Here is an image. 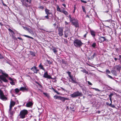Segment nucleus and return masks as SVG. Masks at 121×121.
<instances>
[{"label":"nucleus","mask_w":121,"mask_h":121,"mask_svg":"<svg viewBox=\"0 0 121 121\" xmlns=\"http://www.w3.org/2000/svg\"><path fill=\"white\" fill-rule=\"evenodd\" d=\"M57 7L56 9L57 11L58 12H62V10H61L60 9L59 7V6L58 5H57Z\"/></svg>","instance_id":"bb28decb"},{"label":"nucleus","mask_w":121,"mask_h":121,"mask_svg":"<svg viewBox=\"0 0 121 121\" xmlns=\"http://www.w3.org/2000/svg\"><path fill=\"white\" fill-rule=\"evenodd\" d=\"M92 88L93 89L95 90L96 91H100V90L98 89L95 88Z\"/></svg>","instance_id":"37998d69"},{"label":"nucleus","mask_w":121,"mask_h":121,"mask_svg":"<svg viewBox=\"0 0 121 121\" xmlns=\"http://www.w3.org/2000/svg\"><path fill=\"white\" fill-rule=\"evenodd\" d=\"M15 103H16L14 101H11L10 102V104L9 106L10 110L11 109H12V107L14 106L15 105Z\"/></svg>","instance_id":"9b49d317"},{"label":"nucleus","mask_w":121,"mask_h":121,"mask_svg":"<svg viewBox=\"0 0 121 121\" xmlns=\"http://www.w3.org/2000/svg\"><path fill=\"white\" fill-rule=\"evenodd\" d=\"M43 94L45 95L48 98H50V96L49 95L46 93H43Z\"/></svg>","instance_id":"7c9ffc66"},{"label":"nucleus","mask_w":121,"mask_h":121,"mask_svg":"<svg viewBox=\"0 0 121 121\" xmlns=\"http://www.w3.org/2000/svg\"><path fill=\"white\" fill-rule=\"evenodd\" d=\"M82 9H83V11L84 12L86 13V9H85V7L84 6H82Z\"/></svg>","instance_id":"4c0bfd02"},{"label":"nucleus","mask_w":121,"mask_h":121,"mask_svg":"<svg viewBox=\"0 0 121 121\" xmlns=\"http://www.w3.org/2000/svg\"><path fill=\"white\" fill-rule=\"evenodd\" d=\"M30 69L33 71L34 72V73H37L38 71H39L38 70L36 69V67L35 66L32 67L30 68Z\"/></svg>","instance_id":"f8f14e48"},{"label":"nucleus","mask_w":121,"mask_h":121,"mask_svg":"<svg viewBox=\"0 0 121 121\" xmlns=\"http://www.w3.org/2000/svg\"><path fill=\"white\" fill-rule=\"evenodd\" d=\"M9 79L11 81V82H10V83L11 84L13 85H15V83L13 81V79L12 78H9Z\"/></svg>","instance_id":"b1692460"},{"label":"nucleus","mask_w":121,"mask_h":121,"mask_svg":"<svg viewBox=\"0 0 121 121\" xmlns=\"http://www.w3.org/2000/svg\"><path fill=\"white\" fill-rule=\"evenodd\" d=\"M87 82H88V84L89 85H92V84L91 82H90L89 81H87Z\"/></svg>","instance_id":"603ef678"},{"label":"nucleus","mask_w":121,"mask_h":121,"mask_svg":"<svg viewBox=\"0 0 121 121\" xmlns=\"http://www.w3.org/2000/svg\"><path fill=\"white\" fill-rule=\"evenodd\" d=\"M8 30L11 33L12 36L13 35L15 34V33L10 28L8 29Z\"/></svg>","instance_id":"412c9836"},{"label":"nucleus","mask_w":121,"mask_h":121,"mask_svg":"<svg viewBox=\"0 0 121 121\" xmlns=\"http://www.w3.org/2000/svg\"><path fill=\"white\" fill-rule=\"evenodd\" d=\"M60 100L64 102L65 100H68L69 99L67 98L62 97L60 96Z\"/></svg>","instance_id":"ddd939ff"},{"label":"nucleus","mask_w":121,"mask_h":121,"mask_svg":"<svg viewBox=\"0 0 121 121\" xmlns=\"http://www.w3.org/2000/svg\"><path fill=\"white\" fill-rule=\"evenodd\" d=\"M23 36L25 37H27L28 38H30V39H34V38H33L32 37L28 35H24Z\"/></svg>","instance_id":"473e14b6"},{"label":"nucleus","mask_w":121,"mask_h":121,"mask_svg":"<svg viewBox=\"0 0 121 121\" xmlns=\"http://www.w3.org/2000/svg\"><path fill=\"white\" fill-rule=\"evenodd\" d=\"M96 44L95 43H93L91 45V46L94 48H95V47L96 46Z\"/></svg>","instance_id":"72a5a7b5"},{"label":"nucleus","mask_w":121,"mask_h":121,"mask_svg":"<svg viewBox=\"0 0 121 121\" xmlns=\"http://www.w3.org/2000/svg\"><path fill=\"white\" fill-rule=\"evenodd\" d=\"M21 2H22L23 5L26 7L29 6V5L27 3L29 2V3H31V1L29 2L28 0H21Z\"/></svg>","instance_id":"0eeeda50"},{"label":"nucleus","mask_w":121,"mask_h":121,"mask_svg":"<svg viewBox=\"0 0 121 121\" xmlns=\"http://www.w3.org/2000/svg\"><path fill=\"white\" fill-rule=\"evenodd\" d=\"M113 94L111 93V94L109 95V99L110 100H111V99H112V95H113Z\"/></svg>","instance_id":"58836bf2"},{"label":"nucleus","mask_w":121,"mask_h":121,"mask_svg":"<svg viewBox=\"0 0 121 121\" xmlns=\"http://www.w3.org/2000/svg\"><path fill=\"white\" fill-rule=\"evenodd\" d=\"M26 29H27V30L28 31V32L32 34L33 33V32L30 29L27 28V27H25Z\"/></svg>","instance_id":"aec40b11"},{"label":"nucleus","mask_w":121,"mask_h":121,"mask_svg":"<svg viewBox=\"0 0 121 121\" xmlns=\"http://www.w3.org/2000/svg\"><path fill=\"white\" fill-rule=\"evenodd\" d=\"M56 23H54V24H53V26H55L56 25Z\"/></svg>","instance_id":"680f3d73"},{"label":"nucleus","mask_w":121,"mask_h":121,"mask_svg":"<svg viewBox=\"0 0 121 121\" xmlns=\"http://www.w3.org/2000/svg\"><path fill=\"white\" fill-rule=\"evenodd\" d=\"M69 32H68L67 33H66V32L65 31L64 33L65 37L66 38H67L69 36Z\"/></svg>","instance_id":"393cba45"},{"label":"nucleus","mask_w":121,"mask_h":121,"mask_svg":"<svg viewBox=\"0 0 121 121\" xmlns=\"http://www.w3.org/2000/svg\"><path fill=\"white\" fill-rule=\"evenodd\" d=\"M116 68V65L113 67V69H115Z\"/></svg>","instance_id":"bf43d9fd"},{"label":"nucleus","mask_w":121,"mask_h":121,"mask_svg":"<svg viewBox=\"0 0 121 121\" xmlns=\"http://www.w3.org/2000/svg\"><path fill=\"white\" fill-rule=\"evenodd\" d=\"M70 95L71 97L74 98L78 96H82V92L77 91L74 92L73 94H70Z\"/></svg>","instance_id":"20e7f679"},{"label":"nucleus","mask_w":121,"mask_h":121,"mask_svg":"<svg viewBox=\"0 0 121 121\" xmlns=\"http://www.w3.org/2000/svg\"><path fill=\"white\" fill-rule=\"evenodd\" d=\"M45 17L47 19H49L48 15H47L45 16Z\"/></svg>","instance_id":"5fc2aeb1"},{"label":"nucleus","mask_w":121,"mask_h":121,"mask_svg":"<svg viewBox=\"0 0 121 121\" xmlns=\"http://www.w3.org/2000/svg\"><path fill=\"white\" fill-rule=\"evenodd\" d=\"M20 90L21 91H24L25 90H26V91H28V89L27 88H26V87H21L20 89Z\"/></svg>","instance_id":"dca6fc26"},{"label":"nucleus","mask_w":121,"mask_h":121,"mask_svg":"<svg viewBox=\"0 0 121 121\" xmlns=\"http://www.w3.org/2000/svg\"><path fill=\"white\" fill-rule=\"evenodd\" d=\"M73 43L74 46L77 47H80L83 44L81 40L78 39L74 40Z\"/></svg>","instance_id":"7ed1b4c3"},{"label":"nucleus","mask_w":121,"mask_h":121,"mask_svg":"<svg viewBox=\"0 0 121 121\" xmlns=\"http://www.w3.org/2000/svg\"><path fill=\"white\" fill-rule=\"evenodd\" d=\"M112 103H111L110 104H108V106H111L112 105Z\"/></svg>","instance_id":"052dcab7"},{"label":"nucleus","mask_w":121,"mask_h":121,"mask_svg":"<svg viewBox=\"0 0 121 121\" xmlns=\"http://www.w3.org/2000/svg\"><path fill=\"white\" fill-rule=\"evenodd\" d=\"M61 12L63 13L65 15H67L68 14V12L66 11H65L64 10H62Z\"/></svg>","instance_id":"c85d7f7f"},{"label":"nucleus","mask_w":121,"mask_h":121,"mask_svg":"<svg viewBox=\"0 0 121 121\" xmlns=\"http://www.w3.org/2000/svg\"><path fill=\"white\" fill-rule=\"evenodd\" d=\"M65 24L66 25H67L68 24V22H67L66 21H65Z\"/></svg>","instance_id":"69168bd1"},{"label":"nucleus","mask_w":121,"mask_h":121,"mask_svg":"<svg viewBox=\"0 0 121 121\" xmlns=\"http://www.w3.org/2000/svg\"><path fill=\"white\" fill-rule=\"evenodd\" d=\"M111 72L114 75H116V71L114 69L112 70L111 71Z\"/></svg>","instance_id":"cd10ccee"},{"label":"nucleus","mask_w":121,"mask_h":121,"mask_svg":"<svg viewBox=\"0 0 121 121\" xmlns=\"http://www.w3.org/2000/svg\"><path fill=\"white\" fill-rule=\"evenodd\" d=\"M11 109L10 110V108L9 109V112L10 115L11 116H12L15 113V112L14 111H12Z\"/></svg>","instance_id":"f3484780"},{"label":"nucleus","mask_w":121,"mask_h":121,"mask_svg":"<svg viewBox=\"0 0 121 121\" xmlns=\"http://www.w3.org/2000/svg\"><path fill=\"white\" fill-rule=\"evenodd\" d=\"M49 11H50L49 10L47 9H45V13L47 15H48L49 14H52V13H50L49 12Z\"/></svg>","instance_id":"a211bd4d"},{"label":"nucleus","mask_w":121,"mask_h":121,"mask_svg":"<svg viewBox=\"0 0 121 121\" xmlns=\"http://www.w3.org/2000/svg\"><path fill=\"white\" fill-rule=\"evenodd\" d=\"M52 50L55 54L56 55L57 54V51L56 50V48H54L52 49Z\"/></svg>","instance_id":"6ab92c4d"},{"label":"nucleus","mask_w":121,"mask_h":121,"mask_svg":"<svg viewBox=\"0 0 121 121\" xmlns=\"http://www.w3.org/2000/svg\"><path fill=\"white\" fill-rule=\"evenodd\" d=\"M54 91L56 93H57V91L56 90H55Z\"/></svg>","instance_id":"0e129e2a"},{"label":"nucleus","mask_w":121,"mask_h":121,"mask_svg":"<svg viewBox=\"0 0 121 121\" xmlns=\"http://www.w3.org/2000/svg\"><path fill=\"white\" fill-rule=\"evenodd\" d=\"M8 77V74L5 73L4 71L1 69H0V82H2L1 80H2L5 82H7L8 81L6 78Z\"/></svg>","instance_id":"f257e3e1"},{"label":"nucleus","mask_w":121,"mask_h":121,"mask_svg":"<svg viewBox=\"0 0 121 121\" xmlns=\"http://www.w3.org/2000/svg\"><path fill=\"white\" fill-rule=\"evenodd\" d=\"M39 8L42 9H43L44 8V7L43 6H40L39 7Z\"/></svg>","instance_id":"c03bdc74"},{"label":"nucleus","mask_w":121,"mask_h":121,"mask_svg":"<svg viewBox=\"0 0 121 121\" xmlns=\"http://www.w3.org/2000/svg\"><path fill=\"white\" fill-rule=\"evenodd\" d=\"M57 93L58 95H60V93L58 92L57 91V93Z\"/></svg>","instance_id":"338daca9"},{"label":"nucleus","mask_w":121,"mask_h":121,"mask_svg":"<svg viewBox=\"0 0 121 121\" xmlns=\"http://www.w3.org/2000/svg\"><path fill=\"white\" fill-rule=\"evenodd\" d=\"M91 35L95 37V32L93 31H91Z\"/></svg>","instance_id":"5701e85b"},{"label":"nucleus","mask_w":121,"mask_h":121,"mask_svg":"<svg viewBox=\"0 0 121 121\" xmlns=\"http://www.w3.org/2000/svg\"><path fill=\"white\" fill-rule=\"evenodd\" d=\"M74 9L73 12V13H75V10L76 9V5H75L74 6Z\"/></svg>","instance_id":"de8ad7c7"},{"label":"nucleus","mask_w":121,"mask_h":121,"mask_svg":"<svg viewBox=\"0 0 121 121\" xmlns=\"http://www.w3.org/2000/svg\"><path fill=\"white\" fill-rule=\"evenodd\" d=\"M17 39H18L21 40H22V39L21 38H20L19 37H18L17 38Z\"/></svg>","instance_id":"4d7b16f0"},{"label":"nucleus","mask_w":121,"mask_h":121,"mask_svg":"<svg viewBox=\"0 0 121 121\" xmlns=\"http://www.w3.org/2000/svg\"><path fill=\"white\" fill-rule=\"evenodd\" d=\"M114 60L116 61L117 60V58H114Z\"/></svg>","instance_id":"e2e57ef3"},{"label":"nucleus","mask_w":121,"mask_h":121,"mask_svg":"<svg viewBox=\"0 0 121 121\" xmlns=\"http://www.w3.org/2000/svg\"><path fill=\"white\" fill-rule=\"evenodd\" d=\"M69 78L71 79L72 81V82L73 83H77V82H76L75 80L74 79V78L72 76H70Z\"/></svg>","instance_id":"4468645a"},{"label":"nucleus","mask_w":121,"mask_h":121,"mask_svg":"<svg viewBox=\"0 0 121 121\" xmlns=\"http://www.w3.org/2000/svg\"><path fill=\"white\" fill-rule=\"evenodd\" d=\"M111 107H112V108H114L115 107V106H114V105H112L111 106Z\"/></svg>","instance_id":"6e6d98bb"},{"label":"nucleus","mask_w":121,"mask_h":121,"mask_svg":"<svg viewBox=\"0 0 121 121\" xmlns=\"http://www.w3.org/2000/svg\"><path fill=\"white\" fill-rule=\"evenodd\" d=\"M62 5L64 6L65 8H66V5L64 4H63Z\"/></svg>","instance_id":"13d9d810"},{"label":"nucleus","mask_w":121,"mask_h":121,"mask_svg":"<svg viewBox=\"0 0 121 121\" xmlns=\"http://www.w3.org/2000/svg\"><path fill=\"white\" fill-rule=\"evenodd\" d=\"M106 104L107 105H108V104H109L108 102H106Z\"/></svg>","instance_id":"774afa93"},{"label":"nucleus","mask_w":121,"mask_h":121,"mask_svg":"<svg viewBox=\"0 0 121 121\" xmlns=\"http://www.w3.org/2000/svg\"><path fill=\"white\" fill-rule=\"evenodd\" d=\"M99 41L100 43H102L105 41H108V40L106 39L105 37L100 36L98 38Z\"/></svg>","instance_id":"6e6552de"},{"label":"nucleus","mask_w":121,"mask_h":121,"mask_svg":"<svg viewBox=\"0 0 121 121\" xmlns=\"http://www.w3.org/2000/svg\"><path fill=\"white\" fill-rule=\"evenodd\" d=\"M28 111L25 109H24L21 110L20 112L19 115V118L21 119H24L25 117L28 114Z\"/></svg>","instance_id":"f03ea898"},{"label":"nucleus","mask_w":121,"mask_h":121,"mask_svg":"<svg viewBox=\"0 0 121 121\" xmlns=\"http://www.w3.org/2000/svg\"><path fill=\"white\" fill-rule=\"evenodd\" d=\"M107 76L108 78H109L112 79H113L112 77V76H110L109 75H108V74H107Z\"/></svg>","instance_id":"a18cd8bd"},{"label":"nucleus","mask_w":121,"mask_h":121,"mask_svg":"<svg viewBox=\"0 0 121 121\" xmlns=\"http://www.w3.org/2000/svg\"><path fill=\"white\" fill-rule=\"evenodd\" d=\"M67 73H68V74H69V77H70V76H72L70 75L71 73L70 72H69V71H68L67 72Z\"/></svg>","instance_id":"3c124183"},{"label":"nucleus","mask_w":121,"mask_h":121,"mask_svg":"<svg viewBox=\"0 0 121 121\" xmlns=\"http://www.w3.org/2000/svg\"><path fill=\"white\" fill-rule=\"evenodd\" d=\"M106 72L107 74H109L110 73V71L108 69H107L106 70Z\"/></svg>","instance_id":"a19ab883"},{"label":"nucleus","mask_w":121,"mask_h":121,"mask_svg":"<svg viewBox=\"0 0 121 121\" xmlns=\"http://www.w3.org/2000/svg\"><path fill=\"white\" fill-rule=\"evenodd\" d=\"M33 104V103L31 102H29L26 103V106L27 107H30L32 106Z\"/></svg>","instance_id":"2eb2a0df"},{"label":"nucleus","mask_w":121,"mask_h":121,"mask_svg":"<svg viewBox=\"0 0 121 121\" xmlns=\"http://www.w3.org/2000/svg\"><path fill=\"white\" fill-rule=\"evenodd\" d=\"M64 28L62 27H59L58 28V34L60 36H61L63 35V32Z\"/></svg>","instance_id":"423d86ee"},{"label":"nucleus","mask_w":121,"mask_h":121,"mask_svg":"<svg viewBox=\"0 0 121 121\" xmlns=\"http://www.w3.org/2000/svg\"><path fill=\"white\" fill-rule=\"evenodd\" d=\"M20 91V90L17 88L15 89V92L16 94L18 93Z\"/></svg>","instance_id":"2f4dec72"},{"label":"nucleus","mask_w":121,"mask_h":121,"mask_svg":"<svg viewBox=\"0 0 121 121\" xmlns=\"http://www.w3.org/2000/svg\"><path fill=\"white\" fill-rule=\"evenodd\" d=\"M87 32H86V33L83 36V37H84V38H86V35L87 34Z\"/></svg>","instance_id":"864d4df0"},{"label":"nucleus","mask_w":121,"mask_h":121,"mask_svg":"<svg viewBox=\"0 0 121 121\" xmlns=\"http://www.w3.org/2000/svg\"><path fill=\"white\" fill-rule=\"evenodd\" d=\"M12 38L14 40H16L17 39L14 36V35L12 36Z\"/></svg>","instance_id":"09e8293b"},{"label":"nucleus","mask_w":121,"mask_h":121,"mask_svg":"<svg viewBox=\"0 0 121 121\" xmlns=\"http://www.w3.org/2000/svg\"><path fill=\"white\" fill-rule=\"evenodd\" d=\"M81 71L84 73H85L87 74L88 73V72L84 69H83V70H82Z\"/></svg>","instance_id":"ea45409f"},{"label":"nucleus","mask_w":121,"mask_h":121,"mask_svg":"<svg viewBox=\"0 0 121 121\" xmlns=\"http://www.w3.org/2000/svg\"><path fill=\"white\" fill-rule=\"evenodd\" d=\"M30 54L31 55H32V56H35V53L34 52H32V51H30Z\"/></svg>","instance_id":"c756f323"},{"label":"nucleus","mask_w":121,"mask_h":121,"mask_svg":"<svg viewBox=\"0 0 121 121\" xmlns=\"http://www.w3.org/2000/svg\"><path fill=\"white\" fill-rule=\"evenodd\" d=\"M78 85L81 88V89H82V90H84V86L83 85H81L79 84H78Z\"/></svg>","instance_id":"c9c22d12"},{"label":"nucleus","mask_w":121,"mask_h":121,"mask_svg":"<svg viewBox=\"0 0 121 121\" xmlns=\"http://www.w3.org/2000/svg\"><path fill=\"white\" fill-rule=\"evenodd\" d=\"M82 2L86 4L87 3V2L86 1H83L82 0H80Z\"/></svg>","instance_id":"8fccbe9b"},{"label":"nucleus","mask_w":121,"mask_h":121,"mask_svg":"<svg viewBox=\"0 0 121 121\" xmlns=\"http://www.w3.org/2000/svg\"><path fill=\"white\" fill-rule=\"evenodd\" d=\"M39 67L43 70H44V68L43 67V66L40 64L39 65Z\"/></svg>","instance_id":"f704fd0d"},{"label":"nucleus","mask_w":121,"mask_h":121,"mask_svg":"<svg viewBox=\"0 0 121 121\" xmlns=\"http://www.w3.org/2000/svg\"><path fill=\"white\" fill-rule=\"evenodd\" d=\"M69 18L70 22H72V21H73V20H74V19H72L70 16H69Z\"/></svg>","instance_id":"79ce46f5"},{"label":"nucleus","mask_w":121,"mask_h":121,"mask_svg":"<svg viewBox=\"0 0 121 121\" xmlns=\"http://www.w3.org/2000/svg\"><path fill=\"white\" fill-rule=\"evenodd\" d=\"M0 98L3 100L5 101L7 99V98L4 95L3 91L0 89Z\"/></svg>","instance_id":"39448f33"},{"label":"nucleus","mask_w":121,"mask_h":121,"mask_svg":"<svg viewBox=\"0 0 121 121\" xmlns=\"http://www.w3.org/2000/svg\"><path fill=\"white\" fill-rule=\"evenodd\" d=\"M121 67L118 65H116V69H117V70L119 71L121 69Z\"/></svg>","instance_id":"a878e982"},{"label":"nucleus","mask_w":121,"mask_h":121,"mask_svg":"<svg viewBox=\"0 0 121 121\" xmlns=\"http://www.w3.org/2000/svg\"><path fill=\"white\" fill-rule=\"evenodd\" d=\"M43 77L45 78H47L49 79H52V78L51 77V76L48 75V72L47 71L44 73Z\"/></svg>","instance_id":"9d476101"},{"label":"nucleus","mask_w":121,"mask_h":121,"mask_svg":"<svg viewBox=\"0 0 121 121\" xmlns=\"http://www.w3.org/2000/svg\"><path fill=\"white\" fill-rule=\"evenodd\" d=\"M60 96H58L56 95H55L54 96V98L55 99H60Z\"/></svg>","instance_id":"4be33fe9"},{"label":"nucleus","mask_w":121,"mask_h":121,"mask_svg":"<svg viewBox=\"0 0 121 121\" xmlns=\"http://www.w3.org/2000/svg\"><path fill=\"white\" fill-rule=\"evenodd\" d=\"M96 55V54L95 53H94L92 56H91V58L92 59H93L94 58V57H95Z\"/></svg>","instance_id":"e433bc0d"},{"label":"nucleus","mask_w":121,"mask_h":121,"mask_svg":"<svg viewBox=\"0 0 121 121\" xmlns=\"http://www.w3.org/2000/svg\"><path fill=\"white\" fill-rule=\"evenodd\" d=\"M71 106L72 107H71V106H70V109H73L74 108V106L73 105H71Z\"/></svg>","instance_id":"49530a36"},{"label":"nucleus","mask_w":121,"mask_h":121,"mask_svg":"<svg viewBox=\"0 0 121 121\" xmlns=\"http://www.w3.org/2000/svg\"><path fill=\"white\" fill-rule=\"evenodd\" d=\"M72 25H74L76 27H79V25L77 20L75 19H74V20H73L72 22Z\"/></svg>","instance_id":"1a4fd4ad"}]
</instances>
